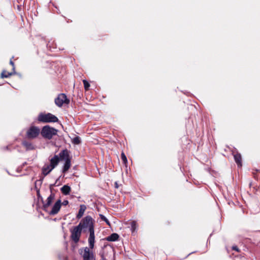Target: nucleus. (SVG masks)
I'll use <instances>...</instances> for the list:
<instances>
[{
  "instance_id": "1",
  "label": "nucleus",
  "mask_w": 260,
  "mask_h": 260,
  "mask_svg": "<svg viewBox=\"0 0 260 260\" xmlns=\"http://www.w3.org/2000/svg\"><path fill=\"white\" fill-rule=\"evenodd\" d=\"M59 156L61 160L64 161L62 172L66 173L71 166V157L70 156V151L67 149H63L59 153Z\"/></svg>"
},
{
  "instance_id": "2",
  "label": "nucleus",
  "mask_w": 260,
  "mask_h": 260,
  "mask_svg": "<svg viewBox=\"0 0 260 260\" xmlns=\"http://www.w3.org/2000/svg\"><path fill=\"white\" fill-rule=\"evenodd\" d=\"M94 220L90 216L87 215L81 219L78 225L82 230H84V231L88 229L89 232H90L94 231Z\"/></svg>"
},
{
  "instance_id": "3",
  "label": "nucleus",
  "mask_w": 260,
  "mask_h": 260,
  "mask_svg": "<svg viewBox=\"0 0 260 260\" xmlns=\"http://www.w3.org/2000/svg\"><path fill=\"white\" fill-rule=\"evenodd\" d=\"M58 130L49 125L43 126L41 131L42 136L46 139L51 140L54 136L57 135Z\"/></svg>"
},
{
  "instance_id": "4",
  "label": "nucleus",
  "mask_w": 260,
  "mask_h": 260,
  "mask_svg": "<svg viewBox=\"0 0 260 260\" xmlns=\"http://www.w3.org/2000/svg\"><path fill=\"white\" fill-rule=\"evenodd\" d=\"M90 248L83 247L79 250V253L83 260H96L95 255Z\"/></svg>"
},
{
  "instance_id": "5",
  "label": "nucleus",
  "mask_w": 260,
  "mask_h": 260,
  "mask_svg": "<svg viewBox=\"0 0 260 260\" xmlns=\"http://www.w3.org/2000/svg\"><path fill=\"white\" fill-rule=\"evenodd\" d=\"M39 121L44 123L57 122L58 121V118L51 113H40L38 117Z\"/></svg>"
},
{
  "instance_id": "6",
  "label": "nucleus",
  "mask_w": 260,
  "mask_h": 260,
  "mask_svg": "<svg viewBox=\"0 0 260 260\" xmlns=\"http://www.w3.org/2000/svg\"><path fill=\"white\" fill-rule=\"evenodd\" d=\"M40 133H41V131L39 127L31 126L26 132V137L28 139H34L39 136Z\"/></svg>"
},
{
  "instance_id": "7",
  "label": "nucleus",
  "mask_w": 260,
  "mask_h": 260,
  "mask_svg": "<svg viewBox=\"0 0 260 260\" xmlns=\"http://www.w3.org/2000/svg\"><path fill=\"white\" fill-rule=\"evenodd\" d=\"M82 229L78 225L77 226H74L73 229L71 231V239L75 243H77L79 241Z\"/></svg>"
},
{
  "instance_id": "8",
  "label": "nucleus",
  "mask_w": 260,
  "mask_h": 260,
  "mask_svg": "<svg viewBox=\"0 0 260 260\" xmlns=\"http://www.w3.org/2000/svg\"><path fill=\"white\" fill-rule=\"evenodd\" d=\"M54 102L56 106L61 107L63 104H68L70 101L67 99V95L64 93H60L55 99Z\"/></svg>"
},
{
  "instance_id": "9",
  "label": "nucleus",
  "mask_w": 260,
  "mask_h": 260,
  "mask_svg": "<svg viewBox=\"0 0 260 260\" xmlns=\"http://www.w3.org/2000/svg\"><path fill=\"white\" fill-rule=\"evenodd\" d=\"M61 205L60 200H58L52 208V210L50 211V215H55L59 211Z\"/></svg>"
},
{
  "instance_id": "10",
  "label": "nucleus",
  "mask_w": 260,
  "mask_h": 260,
  "mask_svg": "<svg viewBox=\"0 0 260 260\" xmlns=\"http://www.w3.org/2000/svg\"><path fill=\"white\" fill-rule=\"evenodd\" d=\"M54 198L55 194L51 192L50 196L47 198L46 203L43 204V208L44 211H47L48 208L51 205Z\"/></svg>"
},
{
  "instance_id": "11",
  "label": "nucleus",
  "mask_w": 260,
  "mask_h": 260,
  "mask_svg": "<svg viewBox=\"0 0 260 260\" xmlns=\"http://www.w3.org/2000/svg\"><path fill=\"white\" fill-rule=\"evenodd\" d=\"M61 160L60 157L58 155H55L53 157L50 159V166L51 169H54L58 164L59 161Z\"/></svg>"
},
{
  "instance_id": "12",
  "label": "nucleus",
  "mask_w": 260,
  "mask_h": 260,
  "mask_svg": "<svg viewBox=\"0 0 260 260\" xmlns=\"http://www.w3.org/2000/svg\"><path fill=\"white\" fill-rule=\"evenodd\" d=\"M88 242L89 244L88 248H90L91 249H93L95 243L94 231L89 232V236L88 237Z\"/></svg>"
},
{
  "instance_id": "13",
  "label": "nucleus",
  "mask_w": 260,
  "mask_h": 260,
  "mask_svg": "<svg viewBox=\"0 0 260 260\" xmlns=\"http://www.w3.org/2000/svg\"><path fill=\"white\" fill-rule=\"evenodd\" d=\"M233 154L234 155L235 161L236 163L237 164L238 167H239V168L241 167L242 166V157H241V154L238 152H237L236 154H234V153L233 152Z\"/></svg>"
},
{
  "instance_id": "14",
  "label": "nucleus",
  "mask_w": 260,
  "mask_h": 260,
  "mask_svg": "<svg viewBox=\"0 0 260 260\" xmlns=\"http://www.w3.org/2000/svg\"><path fill=\"white\" fill-rule=\"evenodd\" d=\"M86 206L85 205H83V204L81 205L80 206V209L78 211V213L76 215V218L77 219L81 218L82 217V216L83 215L85 211L86 210Z\"/></svg>"
},
{
  "instance_id": "15",
  "label": "nucleus",
  "mask_w": 260,
  "mask_h": 260,
  "mask_svg": "<svg viewBox=\"0 0 260 260\" xmlns=\"http://www.w3.org/2000/svg\"><path fill=\"white\" fill-rule=\"evenodd\" d=\"M22 144L27 150H31L35 149L34 145L29 141L26 140L23 141L22 142Z\"/></svg>"
},
{
  "instance_id": "16",
  "label": "nucleus",
  "mask_w": 260,
  "mask_h": 260,
  "mask_svg": "<svg viewBox=\"0 0 260 260\" xmlns=\"http://www.w3.org/2000/svg\"><path fill=\"white\" fill-rule=\"evenodd\" d=\"M51 166L49 165H45L42 169L43 174L44 176L47 175L53 170L51 169Z\"/></svg>"
},
{
  "instance_id": "17",
  "label": "nucleus",
  "mask_w": 260,
  "mask_h": 260,
  "mask_svg": "<svg viewBox=\"0 0 260 260\" xmlns=\"http://www.w3.org/2000/svg\"><path fill=\"white\" fill-rule=\"evenodd\" d=\"M60 190L63 194L68 195L70 193L71 188L69 185H64L60 188Z\"/></svg>"
},
{
  "instance_id": "18",
  "label": "nucleus",
  "mask_w": 260,
  "mask_h": 260,
  "mask_svg": "<svg viewBox=\"0 0 260 260\" xmlns=\"http://www.w3.org/2000/svg\"><path fill=\"white\" fill-rule=\"evenodd\" d=\"M119 236L117 233H113L106 238V240L108 241H117Z\"/></svg>"
},
{
  "instance_id": "19",
  "label": "nucleus",
  "mask_w": 260,
  "mask_h": 260,
  "mask_svg": "<svg viewBox=\"0 0 260 260\" xmlns=\"http://www.w3.org/2000/svg\"><path fill=\"white\" fill-rule=\"evenodd\" d=\"M15 74H16V72H8L5 70H4L1 73V77L2 78H8L11 76Z\"/></svg>"
},
{
  "instance_id": "20",
  "label": "nucleus",
  "mask_w": 260,
  "mask_h": 260,
  "mask_svg": "<svg viewBox=\"0 0 260 260\" xmlns=\"http://www.w3.org/2000/svg\"><path fill=\"white\" fill-rule=\"evenodd\" d=\"M137 223L136 221H132L131 222V230L132 233L134 232L137 228Z\"/></svg>"
},
{
  "instance_id": "21",
  "label": "nucleus",
  "mask_w": 260,
  "mask_h": 260,
  "mask_svg": "<svg viewBox=\"0 0 260 260\" xmlns=\"http://www.w3.org/2000/svg\"><path fill=\"white\" fill-rule=\"evenodd\" d=\"M72 143L74 144H79L81 143L80 138L78 136L74 137L72 140Z\"/></svg>"
},
{
  "instance_id": "22",
  "label": "nucleus",
  "mask_w": 260,
  "mask_h": 260,
  "mask_svg": "<svg viewBox=\"0 0 260 260\" xmlns=\"http://www.w3.org/2000/svg\"><path fill=\"white\" fill-rule=\"evenodd\" d=\"M99 216H100V217L101 218V220H102L103 221H105V222L106 223V224L108 225H110V221L108 220V219L103 214H99Z\"/></svg>"
},
{
  "instance_id": "23",
  "label": "nucleus",
  "mask_w": 260,
  "mask_h": 260,
  "mask_svg": "<svg viewBox=\"0 0 260 260\" xmlns=\"http://www.w3.org/2000/svg\"><path fill=\"white\" fill-rule=\"evenodd\" d=\"M83 82L84 87L85 89L86 90H88L89 87L90 86V84L88 83V82L87 81H86V80H84L83 81Z\"/></svg>"
},
{
  "instance_id": "24",
  "label": "nucleus",
  "mask_w": 260,
  "mask_h": 260,
  "mask_svg": "<svg viewBox=\"0 0 260 260\" xmlns=\"http://www.w3.org/2000/svg\"><path fill=\"white\" fill-rule=\"evenodd\" d=\"M121 158L123 164H126L127 162V160L126 155L123 152H122L121 153Z\"/></svg>"
},
{
  "instance_id": "25",
  "label": "nucleus",
  "mask_w": 260,
  "mask_h": 260,
  "mask_svg": "<svg viewBox=\"0 0 260 260\" xmlns=\"http://www.w3.org/2000/svg\"><path fill=\"white\" fill-rule=\"evenodd\" d=\"M10 64L13 67L12 68L13 72H15V64H14V62L12 60V59H11L10 61Z\"/></svg>"
},
{
  "instance_id": "26",
  "label": "nucleus",
  "mask_w": 260,
  "mask_h": 260,
  "mask_svg": "<svg viewBox=\"0 0 260 260\" xmlns=\"http://www.w3.org/2000/svg\"><path fill=\"white\" fill-rule=\"evenodd\" d=\"M69 204V201L68 200H64L61 204L63 206H66Z\"/></svg>"
},
{
  "instance_id": "27",
  "label": "nucleus",
  "mask_w": 260,
  "mask_h": 260,
  "mask_svg": "<svg viewBox=\"0 0 260 260\" xmlns=\"http://www.w3.org/2000/svg\"><path fill=\"white\" fill-rule=\"evenodd\" d=\"M232 249L236 251H238V252L239 251V248H238V247L237 246H233L232 247Z\"/></svg>"
},
{
  "instance_id": "28",
  "label": "nucleus",
  "mask_w": 260,
  "mask_h": 260,
  "mask_svg": "<svg viewBox=\"0 0 260 260\" xmlns=\"http://www.w3.org/2000/svg\"><path fill=\"white\" fill-rule=\"evenodd\" d=\"M37 196L39 198H41V200L42 201V202H43V198L41 196L40 194V192L39 191H38L37 192Z\"/></svg>"
},
{
  "instance_id": "29",
  "label": "nucleus",
  "mask_w": 260,
  "mask_h": 260,
  "mask_svg": "<svg viewBox=\"0 0 260 260\" xmlns=\"http://www.w3.org/2000/svg\"><path fill=\"white\" fill-rule=\"evenodd\" d=\"M101 260H106V258H105L104 254H101Z\"/></svg>"
},
{
  "instance_id": "30",
  "label": "nucleus",
  "mask_w": 260,
  "mask_h": 260,
  "mask_svg": "<svg viewBox=\"0 0 260 260\" xmlns=\"http://www.w3.org/2000/svg\"><path fill=\"white\" fill-rule=\"evenodd\" d=\"M114 187L116 188H118L119 187V185L117 181L115 182V183H114Z\"/></svg>"
},
{
  "instance_id": "31",
  "label": "nucleus",
  "mask_w": 260,
  "mask_h": 260,
  "mask_svg": "<svg viewBox=\"0 0 260 260\" xmlns=\"http://www.w3.org/2000/svg\"><path fill=\"white\" fill-rule=\"evenodd\" d=\"M5 150H8V146L4 147Z\"/></svg>"
},
{
  "instance_id": "32",
  "label": "nucleus",
  "mask_w": 260,
  "mask_h": 260,
  "mask_svg": "<svg viewBox=\"0 0 260 260\" xmlns=\"http://www.w3.org/2000/svg\"><path fill=\"white\" fill-rule=\"evenodd\" d=\"M193 253V252H191V253H189V254H188V255H187V256H188V255H190L191 253Z\"/></svg>"
}]
</instances>
